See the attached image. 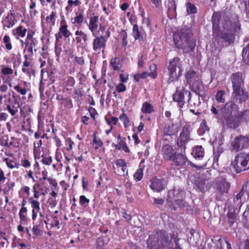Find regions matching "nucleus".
Here are the masks:
<instances>
[{"label": "nucleus", "mask_w": 249, "mask_h": 249, "mask_svg": "<svg viewBox=\"0 0 249 249\" xmlns=\"http://www.w3.org/2000/svg\"><path fill=\"white\" fill-rule=\"evenodd\" d=\"M212 185L210 179L202 178L198 181L197 188L200 192L204 193L209 190Z\"/></svg>", "instance_id": "bb28decb"}, {"label": "nucleus", "mask_w": 249, "mask_h": 249, "mask_svg": "<svg viewBox=\"0 0 249 249\" xmlns=\"http://www.w3.org/2000/svg\"><path fill=\"white\" fill-rule=\"evenodd\" d=\"M215 37H218L219 38H221L224 40L226 42H228L229 44L233 43L234 41V35L233 33L225 32L223 33L219 30V33L217 35H213Z\"/></svg>", "instance_id": "2f4dec72"}, {"label": "nucleus", "mask_w": 249, "mask_h": 249, "mask_svg": "<svg viewBox=\"0 0 249 249\" xmlns=\"http://www.w3.org/2000/svg\"><path fill=\"white\" fill-rule=\"evenodd\" d=\"M223 123L228 128L231 129H236L240 125V122L235 115L225 114L223 118Z\"/></svg>", "instance_id": "dca6fc26"}, {"label": "nucleus", "mask_w": 249, "mask_h": 249, "mask_svg": "<svg viewBox=\"0 0 249 249\" xmlns=\"http://www.w3.org/2000/svg\"><path fill=\"white\" fill-rule=\"evenodd\" d=\"M16 17L6 16L2 18V23L3 29L5 28L10 29L13 27L17 22Z\"/></svg>", "instance_id": "72a5a7b5"}, {"label": "nucleus", "mask_w": 249, "mask_h": 249, "mask_svg": "<svg viewBox=\"0 0 249 249\" xmlns=\"http://www.w3.org/2000/svg\"><path fill=\"white\" fill-rule=\"evenodd\" d=\"M157 65L153 64L152 65H150L149 69L150 70H153L152 71L148 73L147 72H142L141 73H140L142 79H145L147 78L149 76L151 77L153 79H156L157 77Z\"/></svg>", "instance_id": "e433bc0d"}, {"label": "nucleus", "mask_w": 249, "mask_h": 249, "mask_svg": "<svg viewBox=\"0 0 249 249\" xmlns=\"http://www.w3.org/2000/svg\"><path fill=\"white\" fill-rule=\"evenodd\" d=\"M231 165L237 173L249 169V153L245 152L238 153L232 161Z\"/></svg>", "instance_id": "39448f33"}, {"label": "nucleus", "mask_w": 249, "mask_h": 249, "mask_svg": "<svg viewBox=\"0 0 249 249\" xmlns=\"http://www.w3.org/2000/svg\"><path fill=\"white\" fill-rule=\"evenodd\" d=\"M231 79L233 90L244 88V82L243 79V74L242 72H237L232 73Z\"/></svg>", "instance_id": "a211bd4d"}, {"label": "nucleus", "mask_w": 249, "mask_h": 249, "mask_svg": "<svg viewBox=\"0 0 249 249\" xmlns=\"http://www.w3.org/2000/svg\"><path fill=\"white\" fill-rule=\"evenodd\" d=\"M237 116L240 124L241 122L248 123L249 121V109H246L238 112Z\"/></svg>", "instance_id": "a18cd8bd"}, {"label": "nucleus", "mask_w": 249, "mask_h": 249, "mask_svg": "<svg viewBox=\"0 0 249 249\" xmlns=\"http://www.w3.org/2000/svg\"><path fill=\"white\" fill-rule=\"evenodd\" d=\"M247 188V185H243L240 191L236 195L234 198V201L236 203L239 204L241 203V199L243 196Z\"/></svg>", "instance_id": "13d9d810"}, {"label": "nucleus", "mask_w": 249, "mask_h": 249, "mask_svg": "<svg viewBox=\"0 0 249 249\" xmlns=\"http://www.w3.org/2000/svg\"><path fill=\"white\" fill-rule=\"evenodd\" d=\"M186 11L189 14H195L197 13V8L194 4L190 2L186 3Z\"/></svg>", "instance_id": "4d7b16f0"}, {"label": "nucleus", "mask_w": 249, "mask_h": 249, "mask_svg": "<svg viewBox=\"0 0 249 249\" xmlns=\"http://www.w3.org/2000/svg\"><path fill=\"white\" fill-rule=\"evenodd\" d=\"M83 86H77L74 88V94L77 98H82L84 95Z\"/></svg>", "instance_id": "680f3d73"}, {"label": "nucleus", "mask_w": 249, "mask_h": 249, "mask_svg": "<svg viewBox=\"0 0 249 249\" xmlns=\"http://www.w3.org/2000/svg\"><path fill=\"white\" fill-rule=\"evenodd\" d=\"M192 154L196 159L200 160L204 156V148L201 145H197L193 148Z\"/></svg>", "instance_id": "58836bf2"}, {"label": "nucleus", "mask_w": 249, "mask_h": 249, "mask_svg": "<svg viewBox=\"0 0 249 249\" xmlns=\"http://www.w3.org/2000/svg\"><path fill=\"white\" fill-rule=\"evenodd\" d=\"M143 175V168H139L137 170L136 172L134 173L133 175V177L134 178V180L136 181H140Z\"/></svg>", "instance_id": "69168bd1"}, {"label": "nucleus", "mask_w": 249, "mask_h": 249, "mask_svg": "<svg viewBox=\"0 0 249 249\" xmlns=\"http://www.w3.org/2000/svg\"><path fill=\"white\" fill-rule=\"evenodd\" d=\"M59 31L64 35L65 38H68L72 35L70 31L68 30V27H59Z\"/></svg>", "instance_id": "0e129e2a"}, {"label": "nucleus", "mask_w": 249, "mask_h": 249, "mask_svg": "<svg viewBox=\"0 0 249 249\" xmlns=\"http://www.w3.org/2000/svg\"><path fill=\"white\" fill-rule=\"evenodd\" d=\"M44 221L42 219H39L36 222L33 223L32 232L34 235H41L43 232Z\"/></svg>", "instance_id": "7c9ffc66"}, {"label": "nucleus", "mask_w": 249, "mask_h": 249, "mask_svg": "<svg viewBox=\"0 0 249 249\" xmlns=\"http://www.w3.org/2000/svg\"><path fill=\"white\" fill-rule=\"evenodd\" d=\"M144 32L142 33L139 27L137 24H135L133 26L132 35L133 36L135 40H138L139 41H144Z\"/></svg>", "instance_id": "473e14b6"}, {"label": "nucleus", "mask_w": 249, "mask_h": 249, "mask_svg": "<svg viewBox=\"0 0 249 249\" xmlns=\"http://www.w3.org/2000/svg\"><path fill=\"white\" fill-rule=\"evenodd\" d=\"M120 34L122 37V46L125 47L128 44L127 32L125 30H122Z\"/></svg>", "instance_id": "774afa93"}, {"label": "nucleus", "mask_w": 249, "mask_h": 249, "mask_svg": "<svg viewBox=\"0 0 249 249\" xmlns=\"http://www.w3.org/2000/svg\"><path fill=\"white\" fill-rule=\"evenodd\" d=\"M249 147V137L240 135L236 136L231 142V148L232 151L238 152Z\"/></svg>", "instance_id": "f8f14e48"}, {"label": "nucleus", "mask_w": 249, "mask_h": 249, "mask_svg": "<svg viewBox=\"0 0 249 249\" xmlns=\"http://www.w3.org/2000/svg\"><path fill=\"white\" fill-rule=\"evenodd\" d=\"M75 84V80L73 77L69 76L66 77L63 83V92L70 94L73 88H74Z\"/></svg>", "instance_id": "393cba45"}, {"label": "nucleus", "mask_w": 249, "mask_h": 249, "mask_svg": "<svg viewBox=\"0 0 249 249\" xmlns=\"http://www.w3.org/2000/svg\"><path fill=\"white\" fill-rule=\"evenodd\" d=\"M166 186L167 182L163 178H158L154 177L150 180L149 187L154 192H161L165 189Z\"/></svg>", "instance_id": "4468645a"}, {"label": "nucleus", "mask_w": 249, "mask_h": 249, "mask_svg": "<svg viewBox=\"0 0 249 249\" xmlns=\"http://www.w3.org/2000/svg\"><path fill=\"white\" fill-rule=\"evenodd\" d=\"M56 99L62 109L70 110L73 107L72 101L70 97H64L62 94H57Z\"/></svg>", "instance_id": "6ab92c4d"}, {"label": "nucleus", "mask_w": 249, "mask_h": 249, "mask_svg": "<svg viewBox=\"0 0 249 249\" xmlns=\"http://www.w3.org/2000/svg\"><path fill=\"white\" fill-rule=\"evenodd\" d=\"M173 135L161 133L162 144H170V143L172 142L173 141Z\"/></svg>", "instance_id": "864d4df0"}, {"label": "nucleus", "mask_w": 249, "mask_h": 249, "mask_svg": "<svg viewBox=\"0 0 249 249\" xmlns=\"http://www.w3.org/2000/svg\"><path fill=\"white\" fill-rule=\"evenodd\" d=\"M223 28L231 32L238 33L241 30L239 18L236 14L223 16Z\"/></svg>", "instance_id": "423d86ee"}, {"label": "nucleus", "mask_w": 249, "mask_h": 249, "mask_svg": "<svg viewBox=\"0 0 249 249\" xmlns=\"http://www.w3.org/2000/svg\"><path fill=\"white\" fill-rule=\"evenodd\" d=\"M35 32L32 30L28 31L25 40L20 39V44L22 47L24 46L23 53H26L25 54L33 56L34 55L33 49L35 48L36 44V39L34 37Z\"/></svg>", "instance_id": "1a4fd4ad"}, {"label": "nucleus", "mask_w": 249, "mask_h": 249, "mask_svg": "<svg viewBox=\"0 0 249 249\" xmlns=\"http://www.w3.org/2000/svg\"><path fill=\"white\" fill-rule=\"evenodd\" d=\"M6 107L4 108V110H7L12 116H15L18 112V108H20V106L18 107V105L13 104H5Z\"/></svg>", "instance_id": "ea45409f"}, {"label": "nucleus", "mask_w": 249, "mask_h": 249, "mask_svg": "<svg viewBox=\"0 0 249 249\" xmlns=\"http://www.w3.org/2000/svg\"><path fill=\"white\" fill-rule=\"evenodd\" d=\"M111 36L109 29L107 30L105 36H94L92 41V49L97 54L105 53L107 39Z\"/></svg>", "instance_id": "0eeeda50"}, {"label": "nucleus", "mask_w": 249, "mask_h": 249, "mask_svg": "<svg viewBox=\"0 0 249 249\" xmlns=\"http://www.w3.org/2000/svg\"><path fill=\"white\" fill-rule=\"evenodd\" d=\"M242 60L249 66V48L248 47L243 48L242 50Z\"/></svg>", "instance_id": "6e6d98bb"}, {"label": "nucleus", "mask_w": 249, "mask_h": 249, "mask_svg": "<svg viewBox=\"0 0 249 249\" xmlns=\"http://www.w3.org/2000/svg\"><path fill=\"white\" fill-rule=\"evenodd\" d=\"M94 139L93 140L92 144L95 149H98L103 146V142L100 138H97L96 134H93Z\"/></svg>", "instance_id": "052dcab7"}, {"label": "nucleus", "mask_w": 249, "mask_h": 249, "mask_svg": "<svg viewBox=\"0 0 249 249\" xmlns=\"http://www.w3.org/2000/svg\"><path fill=\"white\" fill-rule=\"evenodd\" d=\"M193 36V33L189 29L177 30L173 34V40L176 47L179 50H182L184 53L194 52L196 44Z\"/></svg>", "instance_id": "f257e3e1"}, {"label": "nucleus", "mask_w": 249, "mask_h": 249, "mask_svg": "<svg viewBox=\"0 0 249 249\" xmlns=\"http://www.w3.org/2000/svg\"><path fill=\"white\" fill-rule=\"evenodd\" d=\"M185 95L187 97V102H189L191 99V92L183 86L177 87L173 95V100L177 103L180 109L183 108L186 103Z\"/></svg>", "instance_id": "6e6552de"}, {"label": "nucleus", "mask_w": 249, "mask_h": 249, "mask_svg": "<svg viewBox=\"0 0 249 249\" xmlns=\"http://www.w3.org/2000/svg\"><path fill=\"white\" fill-rule=\"evenodd\" d=\"M119 119L123 122L124 127L127 128L129 125L130 120L127 115L123 112L120 116Z\"/></svg>", "instance_id": "e2e57ef3"}, {"label": "nucleus", "mask_w": 249, "mask_h": 249, "mask_svg": "<svg viewBox=\"0 0 249 249\" xmlns=\"http://www.w3.org/2000/svg\"><path fill=\"white\" fill-rule=\"evenodd\" d=\"M224 151V148L220 145L217 147H213V161L214 163L218 164L219 159L221 155Z\"/></svg>", "instance_id": "a19ab883"}, {"label": "nucleus", "mask_w": 249, "mask_h": 249, "mask_svg": "<svg viewBox=\"0 0 249 249\" xmlns=\"http://www.w3.org/2000/svg\"><path fill=\"white\" fill-rule=\"evenodd\" d=\"M126 138L124 137L117 144L113 143L112 144V146L115 147V149L119 150H123L125 153H129L130 150L129 147L127 146L126 142Z\"/></svg>", "instance_id": "4c0bfd02"}, {"label": "nucleus", "mask_w": 249, "mask_h": 249, "mask_svg": "<svg viewBox=\"0 0 249 249\" xmlns=\"http://www.w3.org/2000/svg\"><path fill=\"white\" fill-rule=\"evenodd\" d=\"M115 163L117 167L121 168L122 171V174L121 175V176H124L125 174H127V165L124 159H118L115 161Z\"/></svg>", "instance_id": "c03bdc74"}, {"label": "nucleus", "mask_w": 249, "mask_h": 249, "mask_svg": "<svg viewBox=\"0 0 249 249\" xmlns=\"http://www.w3.org/2000/svg\"><path fill=\"white\" fill-rule=\"evenodd\" d=\"M231 183L227 181L225 176H219L215 179L214 188L221 195L227 194L231 188Z\"/></svg>", "instance_id": "ddd939ff"}, {"label": "nucleus", "mask_w": 249, "mask_h": 249, "mask_svg": "<svg viewBox=\"0 0 249 249\" xmlns=\"http://www.w3.org/2000/svg\"><path fill=\"white\" fill-rule=\"evenodd\" d=\"M236 217L235 213L228 211L225 219L226 224L229 227H231L236 222Z\"/></svg>", "instance_id": "79ce46f5"}, {"label": "nucleus", "mask_w": 249, "mask_h": 249, "mask_svg": "<svg viewBox=\"0 0 249 249\" xmlns=\"http://www.w3.org/2000/svg\"><path fill=\"white\" fill-rule=\"evenodd\" d=\"M75 35L76 36L75 40L77 43H81L82 40L84 42H86L88 40L87 35L82 30H77L75 32Z\"/></svg>", "instance_id": "49530a36"}, {"label": "nucleus", "mask_w": 249, "mask_h": 249, "mask_svg": "<svg viewBox=\"0 0 249 249\" xmlns=\"http://www.w3.org/2000/svg\"><path fill=\"white\" fill-rule=\"evenodd\" d=\"M27 208H21L18 213L19 221L21 223H27L28 221Z\"/></svg>", "instance_id": "8fccbe9b"}, {"label": "nucleus", "mask_w": 249, "mask_h": 249, "mask_svg": "<svg viewBox=\"0 0 249 249\" xmlns=\"http://www.w3.org/2000/svg\"><path fill=\"white\" fill-rule=\"evenodd\" d=\"M182 65L180 63V59L178 57H175L171 59L169 62V65L167 67L168 79L167 82L168 83H171L174 81L177 78V69H179L178 75L181 70Z\"/></svg>", "instance_id": "9d476101"}, {"label": "nucleus", "mask_w": 249, "mask_h": 249, "mask_svg": "<svg viewBox=\"0 0 249 249\" xmlns=\"http://www.w3.org/2000/svg\"><path fill=\"white\" fill-rule=\"evenodd\" d=\"M37 199L34 198V197H31L28 198V201L30 204H31L32 210L36 211H40V202L37 200Z\"/></svg>", "instance_id": "3c124183"}, {"label": "nucleus", "mask_w": 249, "mask_h": 249, "mask_svg": "<svg viewBox=\"0 0 249 249\" xmlns=\"http://www.w3.org/2000/svg\"><path fill=\"white\" fill-rule=\"evenodd\" d=\"M192 87V91L197 94L199 97L202 98H205L207 95V90L205 89L202 83H200L199 81L196 82L190 86Z\"/></svg>", "instance_id": "4be33fe9"}, {"label": "nucleus", "mask_w": 249, "mask_h": 249, "mask_svg": "<svg viewBox=\"0 0 249 249\" xmlns=\"http://www.w3.org/2000/svg\"><path fill=\"white\" fill-rule=\"evenodd\" d=\"M27 32H28L27 29L22 25H19L12 30V34L17 39H18L20 37L24 38Z\"/></svg>", "instance_id": "c756f323"}, {"label": "nucleus", "mask_w": 249, "mask_h": 249, "mask_svg": "<svg viewBox=\"0 0 249 249\" xmlns=\"http://www.w3.org/2000/svg\"><path fill=\"white\" fill-rule=\"evenodd\" d=\"M33 56L28 55L24 54V61L22 63V71L28 76H31L32 74L35 73L33 69L34 64L32 63L33 60Z\"/></svg>", "instance_id": "2eb2a0df"}, {"label": "nucleus", "mask_w": 249, "mask_h": 249, "mask_svg": "<svg viewBox=\"0 0 249 249\" xmlns=\"http://www.w3.org/2000/svg\"><path fill=\"white\" fill-rule=\"evenodd\" d=\"M41 162L44 165L49 166L53 162V158L50 156L43 154L41 155Z\"/></svg>", "instance_id": "bf43d9fd"}, {"label": "nucleus", "mask_w": 249, "mask_h": 249, "mask_svg": "<svg viewBox=\"0 0 249 249\" xmlns=\"http://www.w3.org/2000/svg\"><path fill=\"white\" fill-rule=\"evenodd\" d=\"M167 9V16L171 19H175L177 17V5L174 0H167L164 2Z\"/></svg>", "instance_id": "412c9836"}, {"label": "nucleus", "mask_w": 249, "mask_h": 249, "mask_svg": "<svg viewBox=\"0 0 249 249\" xmlns=\"http://www.w3.org/2000/svg\"><path fill=\"white\" fill-rule=\"evenodd\" d=\"M221 18V14L219 12H214L212 17V32L213 35H217L220 30L219 24Z\"/></svg>", "instance_id": "5701e85b"}, {"label": "nucleus", "mask_w": 249, "mask_h": 249, "mask_svg": "<svg viewBox=\"0 0 249 249\" xmlns=\"http://www.w3.org/2000/svg\"><path fill=\"white\" fill-rule=\"evenodd\" d=\"M196 74V71L192 69H190L189 71L186 72L185 79L186 80L187 83L190 86H191V85H193V84L195 83L194 80L196 79L195 77Z\"/></svg>", "instance_id": "37998d69"}, {"label": "nucleus", "mask_w": 249, "mask_h": 249, "mask_svg": "<svg viewBox=\"0 0 249 249\" xmlns=\"http://www.w3.org/2000/svg\"><path fill=\"white\" fill-rule=\"evenodd\" d=\"M161 154L164 160L173 161L171 166L174 169L179 170L186 163V157L178 153L176 148L171 144H162Z\"/></svg>", "instance_id": "f03ea898"}, {"label": "nucleus", "mask_w": 249, "mask_h": 249, "mask_svg": "<svg viewBox=\"0 0 249 249\" xmlns=\"http://www.w3.org/2000/svg\"><path fill=\"white\" fill-rule=\"evenodd\" d=\"M224 110L225 114L235 115L237 112L239 111V107L237 105L232 101L228 102L224 106Z\"/></svg>", "instance_id": "c85d7f7f"}, {"label": "nucleus", "mask_w": 249, "mask_h": 249, "mask_svg": "<svg viewBox=\"0 0 249 249\" xmlns=\"http://www.w3.org/2000/svg\"><path fill=\"white\" fill-rule=\"evenodd\" d=\"M180 193H178L176 190L169 191L167 201L170 203L175 202L177 205L182 204L183 201L180 198L182 197V196H180Z\"/></svg>", "instance_id": "a878e982"}, {"label": "nucleus", "mask_w": 249, "mask_h": 249, "mask_svg": "<svg viewBox=\"0 0 249 249\" xmlns=\"http://www.w3.org/2000/svg\"><path fill=\"white\" fill-rule=\"evenodd\" d=\"M141 111L145 114H150L155 111L154 107L147 102H143L141 108Z\"/></svg>", "instance_id": "de8ad7c7"}, {"label": "nucleus", "mask_w": 249, "mask_h": 249, "mask_svg": "<svg viewBox=\"0 0 249 249\" xmlns=\"http://www.w3.org/2000/svg\"><path fill=\"white\" fill-rule=\"evenodd\" d=\"M60 218L57 216L50 214L46 216V219L43 220L46 225V229L50 230L53 228L59 229L60 228Z\"/></svg>", "instance_id": "f3484780"}, {"label": "nucleus", "mask_w": 249, "mask_h": 249, "mask_svg": "<svg viewBox=\"0 0 249 249\" xmlns=\"http://www.w3.org/2000/svg\"><path fill=\"white\" fill-rule=\"evenodd\" d=\"M170 242L167 234L162 230L158 231L154 237L153 235L149 236L147 241V244L155 249L168 247Z\"/></svg>", "instance_id": "20e7f679"}, {"label": "nucleus", "mask_w": 249, "mask_h": 249, "mask_svg": "<svg viewBox=\"0 0 249 249\" xmlns=\"http://www.w3.org/2000/svg\"><path fill=\"white\" fill-rule=\"evenodd\" d=\"M68 5L66 7V10L67 11H71V8L73 7V5L75 6H79L81 4V2L79 0H75L74 1L69 0L68 1Z\"/></svg>", "instance_id": "338daca9"}, {"label": "nucleus", "mask_w": 249, "mask_h": 249, "mask_svg": "<svg viewBox=\"0 0 249 249\" xmlns=\"http://www.w3.org/2000/svg\"><path fill=\"white\" fill-rule=\"evenodd\" d=\"M225 92L223 90H218L215 95V99L220 103H224L225 102Z\"/></svg>", "instance_id": "5fc2aeb1"}, {"label": "nucleus", "mask_w": 249, "mask_h": 249, "mask_svg": "<svg viewBox=\"0 0 249 249\" xmlns=\"http://www.w3.org/2000/svg\"><path fill=\"white\" fill-rule=\"evenodd\" d=\"M30 83L21 80L19 83L15 86L13 88L18 93L16 94L13 93L12 98L15 104L18 105V107L25 104L27 102V97L25 96L28 91L30 90L29 85Z\"/></svg>", "instance_id": "7ed1b4c3"}, {"label": "nucleus", "mask_w": 249, "mask_h": 249, "mask_svg": "<svg viewBox=\"0 0 249 249\" xmlns=\"http://www.w3.org/2000/svg\"><path fill=\"white\" fill-rule=\"evenodd\" d=\"M9 156L12 157L11 159L4 157L2 158V161L5 162L7 167L10 169L18 168L19 166V164L17 161V159L13 157V154H10Z\"/></svg>", "instance_id": "f704fd0d"}, {"label": "nucleus", "mask_w": 249, "mask_h": 249, "mask_svg": "<svg viewBox=\"0 0 249 249\" xmlns=\"http://www.w3.org/2000/svg\"><path fill=\"white\" fill-rule=\"evenodd\" d=\"M39 190H42V188L41 187L40 184L38 182L32 186V190L34 195L32 197L35 199H38L39 198L41 195H44V194L43 193L40 192Z\"/></svg>", "instance_id": "09e8293b"}, {"label": "nucleus", "mask_w": 249, "mask_h": 249, "mask_svg": "<svg viewBox=\"0 0 249 249\" xmlns=\"http://www.w3.org/2000/svg\"><path fill=\"white\" fill-rule=\"evenodd\" d=\"M233 98L240 104L245 102L248 99V93L243 88L233 89L232 93Z\"/></svg>", "instance_id": "aec40b11"}, {"label": "nucleus", "mask_w": 249, "mask_h": 249, "mask_svg": "<svg viewBox=\"0 0 249 249\" xmlns=\"http://www.w3.org/2000/svg\"><path fill=\"white\" fill-rule=\"evenodd\" d=\"M2 42L4 44L5 48L7 50L10 51L12 49V40L9 35L6 34L4 36Z\"/></svg>", "instance_id": "603ef678"}, {"label": "nucleus", "mask_w": 249, "mask_h": 249, "mask_svg": "<svg viewBox=\"0 0 249 249\" xmlns=\"http://www.w3.org/2000/svg\"><path fill=\"white\" fill-rule=\"evenodd\" d=\"M192 129L189 124H185L177 138V145L181 150H185L186 148V144L191 141V132Z\"/></svg>", "instance_id": "9b49d317"}, {"label": "nucleus", "mask_w": 249, "mask_h": 249, "mask_svg": "<svg viewBox=\"0 0 249 249\" xmlns=\"http://www.w3.org/2000/svg\"><path fill=\"white\" fill-rule=\"evenodd\" d=\"M179 130L178 124L170 123L164 124L162 127L161 133L176 136Z\"/></svg>", "instance_id": "b1692460"}, {"label": "nucleus", "mask_w": 249, "mask_h": 249, "mask_svg": "<svg viewBox=\"0 0 249 249\" xmlns=\"http://www.w3.org/2000/svg\"><path fill=\"white\" fill-rule=\"evenodd\" d=\"M90 16L89 18V24H88V28L89 30L92 33L93 36H95V32L97 31L99 24V17L98 16Z\"/></svg>", "instance_id": "cd10ccee"}, {"label": "nucleus", "mask_w": 249, "mask_h": 249, "mask_svg": "<svg viewBox=\"0 0 249 249\" xmlns=\"http://www.w3.org/2000/svg\"><path fill=\"white\" fill-rule=\"evenodd\" d=\"M109 64V67L113 71H120L123 66L120 59L118 57L110 58Z\"/></svg>", "instance_id": "c9c22d12"}]
</instances>
